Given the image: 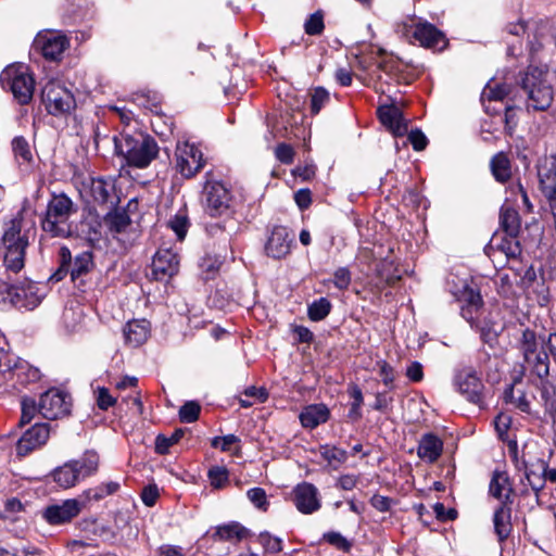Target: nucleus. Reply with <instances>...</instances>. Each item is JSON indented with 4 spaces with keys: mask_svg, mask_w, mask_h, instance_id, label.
I'll return each mask as SVG.
<instances>
[{
    "mask_svg": "<svg viewBox=\"0 0 556 556\" xmlns=\"http://www.w3.org/2000/svg\"><path fill=\"white\" fill-rule=\"evenodd\" d=\"M12 149L20 163L29 164L33 161L29 143L24 137H15L12 140Z\"/></svg>",
    "mask_w": 556,
    "mask_h": 556,
    "instance_id": "c9c22d12",
    "label": "nucleus"
},
{
    "mask_svg": "<svg viewBox=\"0 0 556 556\" xmlns=\"http://www.w3.org/2000/svg\"><path fill=\"white\" fill-rule=\"evenodd\" d=\"M182 429H176L170 437L157 435L155 439V451L159 454H166L169 447L176 444L184 435Z\"/></svg>",
    "mask_w": 556,
    "mask_h": 556,
    "instance_id": "a19ab883",
    "label": "nucleus"
},
{
    "mask_svg": "<svg viewBox=\"0 0 556 556\" xmlns=\"http://www.w3.org/2000/svg\"><path fill=\"white\" fill-rule=\"evenodd\" d=\"M91 266H92L91 252H83V253L78 254L75 257L74 264L71 269L72 279L75 280L76 278L80 277L81 275H85L86 273L89 271Z\"/></svg>",
    "mask_w": 556,
    "mask_h": 556,
    "instance_id": "e433bc0d",
    "label": "nucleus"
},
{
    "mask_svg": "<svg viewBox=\"0 0 556 556\" xmlns=\"http://www.w3.org/2000/svg\"><path fill=\"white\" fill-rule=\"evenodd\" d=\"M498 251L503 252L507 257L516 258L521 254V245L517 237H508L505 235L496 244Z\"/></svg>",
    "mask_w": 556,
    "mask_h": 556,
    "instance_id": "58836bf2",
    "label": "nucleus"
},
{
    "mask_svg": "<svg viewBox=\"0 0 556 556\" xmlns=\"http://www.w3.org/2000/svg\"><path fill=\"white\" fill-rule=\"evenodd\" d=\"M276 156L282 163L289 164L293 160V150L290 146L281 143L276 148Z\"/></svg>",
    "mask_w": 556,
    "mask_h": 556,
    "instance_id": "680f3d73",
    "label": "nucleus"
},
{
    "mask_svg": "<svg viewBox=\"0 0 556 556\" xmlns=\"http://www.w3.org/2000/svg\"><path fill=\"white\" fill-rule=\"evenodd\" d=\"M208 478L212 486L220 489L228 480V470L225 467H213L208 470Z\"/></svg>",
    "mask_w": 556,
    "mask_h": 556,
    "instance_id": "49530a36",
    "label": "nucleus"
},
{
    "mask_svg": "<svg viewBox=\"0 0 556 556\" xmlns=\"http://www.w3.org/2000/svg\"><path fill=\"white\" fill-rule=\"evenodd\" d=\"M324 17L320 12H315L305 22L304 28L307 35H319L324 30Z\"/></svg>",
    "mask_w": 556,
    "mask_h": 556,
    "instance_id": "c03bdc74",
    "label": "nucleus"
},
{
    "mask_svg": "<svg viewBox=\"0 0 556 556\" xmlns=\"http://www.w3.org/2000/svg\"><path fill=\"white\" fill-rule=\"evenodd\" d=\"M80 478L78 464L74 460L60 466L53 471L54 481L64 489L75 485Z\"/></svg>",
    "mask_w": 556,
    "mask_h": 556,
    "instance_id": "a878e982",
    "label": "nucleus"
},
{
    "mask_svg": "<svg viewBox=\"0 0 556 556\" xmlns=\"http://www.w3.org/2000/svg\"><path fill=\"white\" fill-rule=\"evenodd\" d=\"M294 201L301 210L307 208L312 203V195L308 189H300L294 193Z\"/></svg>",
    "mask_w": 556,
    "mask_h": 556,
    "instance_id": "052dcab7",
    "label": "nucleus"
},
{
    "mask_svg": "<svg viewBox=\"0 0 556 556\" xmlns=\"http://www.w3.org/2000/svg\"><path fill=\"white\" fill-rule=\"evenodd\" d=\"M178 255L172 249H160L152 261V275L156 280L167 281L178 273Z\"/></svg>",
    "mask_w": 556,
    "mask_h": 556,
    "instance_id": "ddd939ff",
    "label": "nucleus"
},
{
    "mask_svg": "<svg viewBox=\"0 0 556 556\" xmlns=\"http://www.w3.org/2000/svg\"><path fill=\"white\" fill-rule=\"evenodd\" d=\"M219 267H220V262L217 258L211 257V256H206V257L202 258V261L200 263L202 278L204 280L213 279L216 276V274L218 273Z\"/></svg>",
    "mask_w": 556,
    "mask_h": 556,
    "instance_id": "79ce46f5",
    "label": "nucleus"
},
{
    "mask_svg": "<svg viewBox=\"0 0 556 556\" xmlns=\"http://www.w3.org/2000/svg\"><path fill=\"white\" fill-rule=\"evenodd\" d=\"M333 283L340 290H345L351 283V273L346 267L338 268L333 274Z\"/></svg>",
    "mask_w": 556,
    "mask_h": 556,
    "instance_id": "8fccbe9b",
    "label": "nucleus"
},
{
    "mask_svg": "<svg viewBox=\"0 0 556 556\" xmlns=\"http://www.w3.org/2000/svg\"><path fill=\"white\" fill-rule=\"evenodd\" d=\"M248 535V530L238 522L219 526L213 533L215 541L239 542Z\"/></svg>",
    "mask_w": 556,
    "mask_h": 556,
    "instance_id": "cd10ccee",
    "label": "nucleus"
},
{
    "mask_svg": "<svg viewBox=\"0 0 556 556\" xmlns=\"http://www.w3.org/2000/svg\"><path fill=\"white\" fill-rule=\"evenodd\" d=\"M538 177L543 194L556 192V155L546 156L539 163Z\"/></svg>",
    "mask_w": 556,
    "mask_h": 556,
    "instance_id": "6ab92c4d",
    "label": "nucleus"
},
{
    "mask_svg": "<svg viewBox=\"0 0 556 556\" xmlns=\"http://www.w3.org/2000/svg\"><path fill=\"white\" fill-rule=\"evenodd\" d=\"M115 149L123 155L128 165L138 168L147 167L159 153L155 140L149 136H123L115 140Z\"/></svg>",
    "mask_w": 556,
    "mask_h": 556,
    "instance_id": "f03ea898",
    "label": "nucleus"
},
{
    "mask_svg": "<svg viewBox=\"0 0 556 556\" xmlns=\"http://www.w3.org/2000/svg\"><path fill=\"white\" fill-rule=\"evenodd\" d=\"M37 412H39V405L37 406L33 399H24L22 401L21 425L30 422Z\"/></svg>",
    "mask_w": 556,
    "mask_h": 556,
    "instance_id": "09e8293b",
    "label": "nucleus"
},
{
    "mask_svg": "<svg viewBox=\"0 0 556 556\" xmlns=\"http://www.w3.org/2000/svg\"><path fill=\"white\" fill-rule=\"evenodd\" d=\"M187 217L176 215L170 220V227L176 232L179 240H182L187 232Z\"/></svg>",
    "mask_w": 556,
    "mask_h": 556,
    "instance_id": "13d9d810",
    "label": "nucleus"
},
{
    "mask_svg": "<svg viewBox=\"0 0 556 556\" xmlns=\"http://www.w3.org/2000/svg\"><path fill=\"white\" fill-rule=\"evenodd\" d=\"M317 488L308 482L298 484L293 490V502L302 514H313L320 508Z\"/></svg>",
    "mask_w": 556,
    "mask_h": 556,
    "instance_id": "2eb2a0df",
    "label": "nucleus"
},
{
    "mask_svg": "<svg viewBox=\"0 0 556 556\" xmlns=\"http://www.w3.org/2000/svg\"><path fill=\"white\" fill-rule=\"evenodd\" d=\"M542 397L544 400V406L546 413L551 415L553 419L556 417V399L549 394V391L545 388L542 391Z\"/></svg>",
    "mask_w": 556,
    "mask_h": 556,
    "instance_id": "e2e57ef3",
    "label": "nucleus"
},
{
    "mask_svg": "<svg viewBox=\"0 0 556 556\" xmlns=\"http://www.w3.org/2000/svg\"><path fill=\"white\" fill-rule=\"evenodd\" d=\"M414 37L421 46L432 48L444 41L443 34L430 23H419L415 30Z\"/></svg>",
    "mask_w": 556,
    "mask_h": 556,
    "instance_id": "393cba45",
    "label": "nucleus"
},
{
    "mask_svg": "<svg viewBox=\"0 0 556 556\" xmlns=\"http://www.w3.org/2000/svg\"><path fill=\"white\" fill-rule=\"evenodd\" d=\"M454 384L468 402L479 407L484 405L485 388L473 367L458 370L454 377Z\"/></svg>",
    "mask_w": 556,
    "mask_h": 556,
    "instance_id": "0eeeda50",
    "label": "nucleus"
},
{
    "mask_svg": "<svg viewBox=\"0 0 556 556\" xmlns=\"http://www.w3.org/2000/svg\"><path fill=\"white\" fill-rule=\"evenodd\" d=\"M350 395L353 399V403H352L350 415H353V416H355L357 418V417L361 416L359 408H361V406L363 404V393H362V390L358 387L353 386L351 388V390H350Z\"/></svg>",
    "mask_w": 556,
    "mask_h": 556,
    "instance_id": "5fc2aeb1",
    "label": "nucleus"
},
{
    "mask_svg": "<svg viewBox=\"0 0 556 556\" xmlns=\"http://www.w3.org/2000/svg\"><path fill=\"white\" fill-rule=\"evenodd\" d=\"M380 122L387 126L395 136H403L406 125L402 121V114L395 105H381L378 109Z\"/></svg>",
    "mask_w": 556,
    "mask_h": 556,
    "instance_id": "5701e85b",
    "label": "nucleus"
},
{
    "mask_svg": "<svg viewBox=\"0 0 556 556\" xmlns=\"http://www.w3.org/2000/svg\"><path fill=\"white\" fill-rule=\"evenodd\" d=\"M41 99L47 111L55 116L68 114L76 108L73 93L64 86L54 81L46 84L41 92Z\"/></svg>",
    "mask_w": 556,
    "mask_h": 556,
    "instance_id": "423d86ee",
    "label": "nucleus"
},
{
    "mask_svg": "<svg viewBox=\"0 0 556 556\" xmlns=\"http://www.w3.org/2000/svg\"><path fill=\"white\" fill-rule=\"evenodd\" d=\"M84 321L83 311L77 308H66L63 313V323L70 332H75L79 329Z\"/></svg>",
    "mask_w": 556,
    "mask_h": 556,
    "instance_id": "ea45409f",
    "label": "nucleus"
},
{
    "mask_svg": "<svg viewBox=\"0 0 556 556\" xmlns=\"http://www.w3.org/2000/svg\"><path fill=\"white\" fill-rule=\"evenodd\" d=\"M329 100V92L323 87L314 90L311 98V111L313 114H318L321 108Z\"/></svg>",
    "mask_w": 556,
    "mask_h": 556,
    "instance_id": "a18cd8bd",
    "label": "nucleus"
},
{
    "mask_svg": "<svg viewBox=\"0 0 556 556\" xmlns=\"http://www.w3.org/2000/svg\"><path fill=\"white\" fill-rule=\"evenodd\" d=\"M406 376L413 381H420L422 379V366L415 362L412 363L406 369Z\"/></svg>",
    "mask_w": 556,
    "mask_h": 556,
    "instance_id": "69168bd1",
    "label": "nucleus"
},
{
    "mask_svg": "<svg viewBox=\"0 0 556 556\" xmlns=\"http://www.w3.org/2000/svg\"><path fill=\"white\" fill-rule=\"evenodd\" d=\"M489 490L490 494L500 501L503 498H508L511 489L508 483L507 475L504 472L495 471L491 479Z\"/></svg>",
    "mask_w": 556,
    "mask_h": 556,
    "instance_id": "72a5a7b5",
    "label": "nucleus"
},
{
    "mask_svg": "<svg viewBox=\"0 0 556 556\" xmlns=\"http://www.w3.org/2000/svg\"><path fill=\"white\" fill-rule=\"evenodd\" d=\"M90 193L94 202L113 208L118 203L115 184L112 179L96 178L91 180Z\"/></svg>",
    "mask_w": 556,
    "mask_h": 556,
    "instance_id": "f3484780",
    "label": "nucleus"
},
{
    "mask_svg": "<svg viewBox=\"0 0 556 556\" xmlns=\"http://www.w3.org/2000/svg\"><path fill=\"white\" fill-rule=\"evenodd\" d=\"M292 242L291 232L286 227L277 226L266 242V254L273 258H282L290 253Z\"/></svg>",
    "mask_w": 556,
    "mask_h": 556,
    "instance_id": "dca6fc26",
    "label": "nucleus"
},
{
    "mask_svg": "<svg viewBox=\"0 0 556 556\" xmlns=\"http://www.w3.org/2000/svg\"><path fill=\"white\" fill-rule=\"evenodd\" d=\"M490 167L494 178L500 182H505L511 177L510 161L504 152L491 159Z\"/></svg>",
    "mask_w": 556,
    "mask_h": 556,
    "instance_id": "c756f323",
    "label": "nucleus"
},
{
    "mask_svg": "<svg viewBox=\"0 0 556 556\" xmlns=\"http://www.w3.org/2000/svg\"><path fill=\"white\" fill-rule=\"evenodd\" d=\"M329 418V409L324 404H315L305 407L300 414L303 427L314 429Z\"/></svg>",
    "mask_w": 556,
    "mask_h": 556,
    "instance_id": "b1692460",
    "label": "nucleus"
},
{
    "mask_svg": "<svg viewBox=\"0 0 556 556\" xmlns=\"http://www.w3.org/2000/svg\"><path fill=\"white\" fill-rule=\"evenodd\" d=\"M202 166V153L194 144L186 142L177 147L176 168L184 177L194 176Z\"/></svg>",
    "mask_w": 556,
    "mask_h": 556,
    "instance_id": "f8f14e48",
    "label": "nucleus"
},
{
    "mask_svg": "<svg viewBox=\"0 0 556 556\" xmlns=\"http://www.w3.org/2000/svg\"><path fill=\"white\" fill-rule=\"evenodd\" d=\"M325 539L331 545H334L342 551H348L351 547L349 541L338 532H329L325 534Z\"/></svg>",
    "mask_w": 556,
    "mask_h": 556,
    "instance_id": "bf43d9fd",
    "label": "nucleus"
},
{
    "mask_svg": "<svg viewBox=\"0 0 556 556\" xmlns=\"http://www.w3.org/2000/svg\"><path fill=\"white\" fill-rule=\"evenodd\" d=\"M159 489L154 484H150L142 490L141 500L148 507H152L159 498Z\"/></svg>",
    "mask_w": 556,
    "mask_h": 556,
    "instance_id": "6e6d98bb",
    "label": "nucleus"
},
{
    "mask_svg": "<svg viewBox=\"0 0 556 556\" xmlns=\"http://www.w3.org/2000/svg\"><path fill=\"white\" fill-rule=\"evenodd\" d=\"M125 342L134 348L143 344L150 334V323L146 319L128 321L124 329Z\"/></svg>",
    "mask_w": 556,
    "mask_h": 556,
    "instance_id": "412c9836",
    "label": "nucleus"
},
{
    "mask_svg": "<svg viewBox=\"0 0 556 556\" xmlns=\"http://www.w3.org/2000/svg\"><path fill=\"white\" fill-rule=\"evenodd\" d=\"M523 363L525 369L530 370L540 379L546 378L549 375V361L545 349L525 359Z\"/></svg>",
    "mask_w": 556,
    "mask_h": 556,
    "instance_id": "c85d7f7f",
    "label": "nucleus"
},
{
    "mask_svg": "<svg viewBox=\"0 0 556 556\" xmlns=\"http://www.w3.org/2000/svg\"><path fill=\"white\" fill-rule=\"evenodd\" d=\"M201 407L194 401L186 402L179 409V418L182 422H193L198 420Z\"/></svg>",
    "mask_w": 556,
    "mask_h": 556,
    "instance_id": "37998d69",
    "label": "nucleus"
},
{
    "mask_svg": "<svg viewBox=\"0 0 556 556\" xmlns=\"http://www.w3.org/2000/svg\"><path fill=\"white\" fill-rule=\"evenodd\" d=\"M490 100H503L508 94L507 86H497L490 88L489 93H485Z\"/></svg>",
    "mask_w": 556,
    "mask_h": 556,
    "instance_id": "774afa93",
    "label": "nucleus"
},
{
    "mask_svg": "<svg viewBox=\"0 0 556 556\" xmlns=\"http://www.w3.org/2000/svg\"><path fill=\"white\" fill-rule=\"evenodd\" d=\"M520 87L527 94V108L545 111L553 102V89L539 67L529 66L520 79Z\"/></svg>",
    "mask_w": 556,
    "mask_h": 556,
    "instance_id": "7ed1b4c3",
    "label": "nucleus"
},
{
    "mask_svg": "<svg viewBox=\"0 0 556 556\" xmlns=\"http://www.w3.org/2000/svg\"><path fill=\"white\" fill-rule=\"evenodd\" d=\"M501 226L505 235L508 237H518L520 232V216L516 210L504 208L501 212Z\"/></svg>",
    "mask_w": 556,
    "mask_h": 556,
    "instance_id": "2f4dec72",
    "label": "nucleus"
},
{
    "mask_svg": "<svg viewBox=\"0 0 556 556\" xmlns=\"http://www.w3.org/2000/svg\"><path fill=\"white\" fill-rule=\"evenodd\" d=\"M248 498L257 507L258 509L266 510L268 507V501L266 496V492L262 488H253L250 489L247 493Z\"/></svg>",
    "mask_w": 556,
    "mask_h": 556,
    "instance_id": "de8ad7c7",
    "label": "nucleus"
},
{
    "mask_svg": "<svg viewBox=\"0 0 556 556\" xmlns=\"http://www.w3.org/2000/svg\"><path fill=\"white\" fill-rule=\"evenodd\" d=\"M50 435L48 424H35L29 428L16 443V452L25 456L35 448L46 444Z\"/></svg>",
    "mask_w": 556,
    "mask_h": 556,
    "instance_id": "4468645a",
    "label": "nucleus"
},
{
    "mask_svg": "<svg viewBox=\"0 0 556 556\" xmlns=\"http://www.w3.org/2000/svg\"><path fill=\"white\" fill-rule=\"evenodd\" d=\"M319 453L323 459L327 462L328 466L334 470L338 469L348 459L346 451L334 445H321L319 447Z\"/></svg>",
    "mask_w": 556,
    "mask_h": 556,
    "instance_id": "473e14b6",
    "label": "nucleus"
},
{
    "mask_svg": "<svg viewBox=\"0 0 556 556\" xmlns=\"http://www.w3.org/2000/svg\"><path fill=\"white\" fill-rule=\"evenodd\" d=\"M357 478L354 475H344L339 478L338 485L343 490H352L355 488Z\"/></svg>",
    "mask_w": 556,
    "mask_h": 556,
    "instance_id": "338daca9",
    "label": "nucleus"
},
{
    "mask_svg": "<svg viewBox=\"0 0 556 556\" xmlns=\"http://www.w3.org/2000/svg\"><path fill=\"white\" fill-rule=\"evenodd\" d=\"M379 366V375L382 378L383 383L392 388V383L394 381V371L393 368L384 361L378 362Z\"/></svg>",
    "mask_w": 556,
    "mask_h": 556,
    "instance_id": "4d7b16f0",
    "label": "nucleus"
},
{
    "mask_svg": "<svg viewBox=\"0 0 556 556\" xmlns=\"http://www.w3.org/2000/svg\"><path fill=\"white\" fill-rule=\"evenodd\" d=\"M74 463L78 464L79 473L81 478H85L94 473L98 470L99 456L93 451H87L81 457V459L74 460Z\"/></svg>",
    "mask_w": 556,
    "mask_h": 556,
    "instance_id": "f704fd0d",
    "label": "nucleus"
},
{
    "mask_svg": "<svg viewBox=\"0 0 556 556\" xmlns=\"http://www.w3.org/2000/svg\"><path fill=\"white\" fill-rule=\"evenodd\" d=\"M30 229L22 230L20 220H12L10 227L3 233L5 248L4 265L8 271L7 278L0 283V292L7 293V299L15 306H24L23 299L34 294L35 286L26 278L13 279L11 274L17 275L25 265V252L29 244Z\"/></svg>",
    "mask_w": 556,
    "mask_h": 556,
    "instance_id": "f257e3e1",
    "label": "nucleus"
},
{
    "mask_svg": "<svg viewBox=\"0 0 556 556\" xmlns=\"http://www.w3.org/2000/svg\"><path fill=\"white\" fill-rule=\"evenodd\" d=\"M450 292L459 302L466 304L462 307L463 316L470 323H472V311H477L482 305V298L480 292L471 287L466 280H460L453 277L447 281Z\"/></svg>",
    "mask_w": 556,
    "mask_h": 556,
    "instance_id": "1a4fd4ad",
    "label": "nucleus"
},
{
    "mask_svg": "<svg viewBox=\"0 0 556 556\" xmlns=\"http://www.w3.org/2000/svg\"><path fill=\"white\" fill-rule=\"evenodd\" d=\"M1 83L10 88L20 104L31 101L35 90V79L24 64L8 66L1 74Z\"/></svg>",
    "mask_w": 556,
    "mask_h": 556,
    "instance_id": "39448f33",
    "label": "nucleus"
},
{
    "mask_svg": "<svg viewBox=\"0 0 556 556\" xmlns=\"http://www.w3.org/2000/svg\"><path fill=\"white\" fill-rule=\"evenodd\" d=\"M105 224L110 232L113 233V236H117L127 231L131 225V220L125 211H114L106 214Z\"/></svg>",
    "mask_w": 556,
    "mask_h": 556,
    "instance_id": "7c9ffc66",
    "label": "nucleus"
},
{
    "mask_svg": "<svg viewBox=\"0 0 556 556\" xmlns=\"http://www.w3.org/2000/svg\"><path fill=\"white\" fill-rule=\"evenodd\" d=\"M260 541L264 547L271 553H278L282 549L281 540L276 536H271L268 533H262L260 535Z\"/></svg>",
    "mask_w": 556,
    "mask_h": 556,
    "instance_id": "864d4df0",
    "label": "nucleus"
},
{
    "mask_svg": "<svg viewBox=\"0 0 556 556\" xmlns=\"http://www.w3.org/2000/svg\"><path fill=\"white\" fill-rule=\"evenodd\" d=\"M71 397L67 393L52 388L39 400V413L43 418L54 420L67 416L71 412Z\"/></svg>",
    "mask_w": 556,
    "mask_h": 556,
    "instance_id": "6e6552de",
    "label": "nucleus"
},
{
    "mask_svg": "<svg viewBox=\"0 0 556 556\" xmlns=\"http://www.w3.org/2000/svg\"><path fill=\"white\" fill-rule=\"evenodd\" d=\"M81 510L80 503L75 498L48 505L41 510L42 518L51 526H60L70 522Z\"/></svg>",
    "mask_w": 556,
    "mask_h": 556,
    "instance_id": "9b49d317",
    "label": "nucleus"
},
{
    "mask_svg": "<svg viewBox=\"0 0 556 556\" xmlns=\"http://www.w3.org/2000/svg\"><path fill=\"white\" fill-rule=\"evenodd\" d=\"M331 309V303L326 298L314 301L308 306V317L313 321H319L326 318Z\"/></svg>",
    "mask_w": 556,
    "mask_h": 556,
    "instance_id": "4c0bfd02",
    "label": "nucleus"
},
{
    "mask_svg": "<svg viewBox=\"0 0 556 556\" xmlns=\"http://www.w3.org/2000/svg\"><path fill=\"white\" fill-rule=\"evenodd\" d=\"M35 45L46 59L55 61L67 49L68 40L64 35L49 34L37 38Z\"/></svg>",
    "mask_w": 556,
    "mask_h": 556,
    "instance_id": "a211bd4d",
    "label": "nucleus"
},
{
    "mask_svg": "<svg viewBox=\"0 0 556 556\" xmlns=\"http://www.w3.org/2000/svg\"><path fill=\"white\" fill-rule=\"evenodd\" d=\"M494 531L500 541H504L507 539L511 531L510 523V507H508L505 503H502L500 507L495 510L493 517Z\"/></svg>",
    "mask_w": 556,
    "mask_h": 556,
    "instance_id": "bb28decb",
    "label": "nucleus"
},
{
    "mask_svg": "<svg viewBox=\"0 0 556 556\" xmlns=\"http://www.w3.org/2000/svg\"><path fill=\"white\" fill-rule=\"evenodd\" d=\"M116 403V399L113 397L106 388H98L97 390V405L102 410H108Z\"/></svg>",
    "mask_w": 556,
    "mask_h": 556,
    "instance_id": "3c124183",
    "label": "nucleus"
},
{
    "mask_svg": "<svg viewBox=\"0 0 556 556\" xmlns=\"http://www.w3.org/2000/svg\"><path fill=\"white\" fill-rule=\"evenodd\" d=\"M545 344L547 345V341L544 338H539L533 330L526 328L521 331V337L518 339L517 349L525 361L544 350Z\"/></svg>",
    "mask_w": 556,
    "mask_h": 556,
    "instance_id": "4be33fe9",
    "label": "nucleus"
},
{
    "mask_svg": "<svg viewBox=\"0 0 556 556\" xmlns=\"http://www.w3.org/2000/svg\"><path fill=\"white\" fill-rule=\"evenodd\" d=\"M371 505L379 511H388L391 507V500L382 495H374L370 500Z\"/></svg>",
    "mask_w": 556,
    "mask_h": 556,
    "instance_id": "0e129e2a",
    "label": "nucleus"
},
{
    "mask_svg": "<svg viewBox=\"0 0 556 556\" xmlns=\"http://www.w3.org/2000/svg\"><path fill=\"white\" fill-rule=\"evenodd\" d=\"M407 140L413 146L415 151H422L426 149L428 144L427 137L419 129L412 130L407 136Z\"/></svg>",
    "mask_w": 556,
    "mask_h": 556,
    "instance_id": "603ef678",
    "label": "nucleus"
},
{
    "mask_svg": "<svg viewBox=\"0 0 556 556\" xmlns=\"http://www.w3.org/2000/svg\"><path fill=\"white\" fill-rule=\"evenodd\" d=\"M73 213V202L67 195H54L48 203L46 216L41 224L43 231L52 237L70 236L71 226L67 220Z\"/></svg>",
    "mask_w": 556,
    "mask_h": 556,
    "instance_id": "20e7f679",
    "label": "nucleus"
},
{
    "mask_svg": "<svg viewBox=\"0 0 556 556\" xmlns=\"http://www.w3.org/2000/svg\"><path fill=\"white\" fill-rule=\"evenodd\" d=\"M443 452V441L435 434L429 432L424 434L418 443L417 455L427 463L437 462Z\"/></svg>",
    "mask_w": 556,
    "mask_h": 556,
    "instance_id": "aec40b11",
    "label": "nucleus"
},
{
    "mask_svg": "<svg viewBox=\"0 0 556 556\" xmlns=\"http://www.w3.org/2000/svg\"><path fill=\"white\" fill-rule=\"evenodd\" d=\"M204 207L213 217L222 216L229 208L230 193L219 181H208L203 190Z\"/></svg>",
    "mask_w": 556,
    "mask_h": 556,
    "instance_id": "9d476101",
    "label": "nucleus"
}]
</instances>
